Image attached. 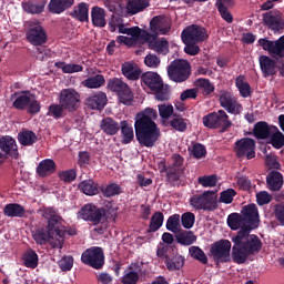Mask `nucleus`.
<instances>
[{
    "instance_id": "3c124183",
    "label": "nucleus",
    "mask_w": 284,
    "mask_h": 284,
    "mask_svg": "<svg viewBox=\"0 0 284 284\" xmlns=\"http://www.w3.org/2000/svg\"><path fill=\"white\" fill-rule=\"evenodd\" d=\"M134 101V94L132 92V89L128 82H124L122 80V97H121V103L124 105H132Z\"/></svg>"
},
{
    "instance_id": "338daca9",
    "label": "nucleus",
    "mask_w": 284,
    "mask_h": 284,
    "mask_svg": "<svg viewBox=\"0 0 284 284\" xmlns=\"http://www.w3.org/2000/svg\"><path fill=\"white\" fill-rule=\"evenodd\" d=\"M265 164L268 166V169H281V162L278 161L277 155H273V153H270V155H266L265 158Z\"/></svg>"
},
{
    "instance_id": "20e7f679",
    "label": "nucleus",
    "mask_w": 284,
    "mask_h": 284,
    "mask_svg": "<svg viewBox=\"0 0 284 284\" xmlns=\"http://www.w3.org/2000/svg\"><path fill=\"white\" fill-rule=\"evenodd\" d=\"M220 104L224 110H217V113H209L203 118L204 126L209 129H230L232 126V121L227 115V112H231L232 115H240L243 105L237 101L236 97H233L231 92H222L220 94Z\"/></svg>"
},
{
    "instance_id": "f03ea898",
    "label": "nucleus",
    "mask_w": 284,
    "mask_h": 284,
    "mask_svg": "<svg viewBox=\"0 0 284 284\" xmlns=\"http://www.w3.org/2000/svg\"><path fill=\"white\" fill-rule=\"evenodd\" d=\"M41 215L42 219L47 221V225L45 227L39 226L31 230L32 239L36 244L44 246L48 242H51L54 234L55 242L52 244L53 248L62 246L64 232L60 227L61 216L58 209H54L53 206H44L41 209Z\"/></svg>"
},
{
    "instance_id": "f257e3e1",
    "label": "nucleus",
    "mask_w": 284,
    "mask_h": 284,
    "mask_svg": "<svg viewBox=\"0 0 284 284\" xmlns=\"http://www.w3.org/2000/svg\"><path fill=\"white\" fill-rule=\"evenodd\" d=\"M260 213L256 204L243 206V230L232 236V257L234 263L242 265L246 263L250 255L260 253L263 242L257 234H251L260 225Z\"/></svg>"
},
{
    "instance_id": "09e8293b",
    "label": "nucleus",
    "mask_w": 284,
    "mask_h": 284,
    "mask_svg": "<svg viewBox=\"0 0 284 284\" xmlns=\"http://www.w3.org/2000/svg\"><path fill=\"white\" fill-rule=\"evenodd\" d=\"M82 84L88 89H100V87L105 84V78L102 74L91 75L90 78L83 80Z\"/></svg>"
},
{
    "instance_id": "b1692460",
    "label": "nucleus",
    "mask_w": 284,
    "mask_h": 284,
    "mask_svg": "<svg viewBox=\"0 0 284 284\" xmlns=\"http://www.w3.org/2000/svg\"><path fill=\"white\" fill-rule=\"evenodd\" d=\"M274 59H281V57L262 55L260 57V67L264 78L276 75V61Z\"/></svg>"
},
{
    "instance_id": "e2e57ef3",
    "label": "nucleus",
    "mask_w": 284,
    "mask_h": 284,
    "mask_svg": "<svg viewBox=\"0 0 284 284\" xmlns=\"http://www.w3.org/2000/svg\"><path fill=\"white\" fill-rule=\"evenodd\" d=\"M59 179L64 181V183H72L77 179L75 169H68L67 171H61L59 173Z\"/></svg>"
},
{
    "instance_id": "6e6552de",
    "label": "nucleus",
    "mask_w": 284,
    "mask_h": 284,
    "mask_svg": "<svg viewBox=\"0 0 284 284\" xmlns=\"http://www.w3.org/2000/svg\"><path fill=\"white\" fill-rule=\"evenodd\" d=\"M192 74V65L186 59H175L168 68V75L173 82H185Z\"/></svg>"
},
{
    "instance_id": "c9c22d12",
    "label": "nucleus",
    "mask_w": 284,
    "mask_h": 284,
    "mask_svg": "<svg viewBox=\"0 0 284 284\" xmlns=\"http://www.w3.org/2000/svg\"><path fill=\"white\" fill-rule=\"evenodd\" d=\"M18 141L21 145H33L38 141V136L36 131L30 129H24L23 131H19Z\"/></svg>"
},
{
    "instance_id": "de8ad7c7",
    "label": "nucleus",
    "mask_w": 284,
    "mask_h": 284,
    "mask_svg": "<svg viewBox=\"0 0 284 284\" xmlns=\"http://www.w3.org/2000/svg\"><path fill=\"white\" fill-rule=\"evenodd\" d=\"M166 230H170V232L175 234L180 233L181 230V215L180 213H173L172 215H169L166 221Z\"/></svg>"
},
{
    "instance_id": "412c9836",
    "label": "nucleus",
    "mask_w": 284,
    "mask_h": 284,
    "mask_svg": "<svg viewBox=\"0 0 284 284\" xmlns=\"http://www.w3.org/2000/svg\"><path fill=\"white\" fill-rule=\"evenodd\" d=\"M252 134L257 141H271L272 129L271 124L265 121H260L254 124Z\"/></svg>"
},
{
    "instance_id": "603ef678",
    "label": "nucleus",
    "mask_w": 284,
    "mask_h": 284,
    "mask_svg": "<svg viewBox=\"0 0 284 284\" xmlns=\"http://www.w3.org/2000/svg\"><path fill=\"white\" fill-rule=\"evenodd\" d=\"M189 253L195 261H199L203 265H207L209 257L201 246H191Z\"/></svg>"
},
{
    "instance_id": "c756f323",
    "label": "nucleus",
    "mask_w": 284,
    "mask_h": 284,
    "mask_svg": "<svg viewBox=\"0 0 284 284\" xmlns=\"http://www.w3.org/2000/svg\"><path fill=\"white\" fill-rule=\"evenodd\" d=\"M72 4H74V0H50L48 9L53 14H61L69 10V8H72Z\"/></svg>"
},
{
    "instance_id": "69168bd1",
    "label": "nucleus",
    "mask_w": 284,
    "mask_h": 284,
    "mask_svg": "<svg viewBox=\"0 0 284 284\" xmlns=\"http://www.w3.org/2000/svg\"><path fill=\"white\" fill-rule=\"evenodd\" d=\"M170 125L173 126V129L176 131H186L187 120H184V118H173L170 121Z\"/></svg>"
},
{
    "instance_id": "052dcab7",
    "label": "nucleus",
    "mask_w": 284,
    "mask_h": 284,
    "mask_svg": "<svg viewBox=\"0 0 284 284\" xmlns=\"http://www.w3.org/2000/svg\"><path fill=\"white\" fill-rule=\"evenodd\" d=\"M181 223L184 229H186L187 231H192L191 227H193L195 223V213H192V211H186L185 213H182Z\"/></svg>"
},
{
    "instance_id": "4c0bfd02",
    "label": "nucleus",
    "mask_w": 284,
    "mask_h": 284,
    "mask_svg": "<svg viewBox=\"0 0 284 284\" xmlns=\"http://www.w3.org/2000/svg\"><path fill=\"white\" fill-rule=\"evenodd\" d=\"M78 187L79 190H81V192L89 195L99 194L101 190L99 183H97L92 179L82 181L81 183H79Z\"/></svg>"
},
{
    "instance_id": "ea45409f",
    "label": "nucleus",
    "mask_w": 284,
    "mask_h": 284,
    "mask_svg": "<svg viewBox=\"0 0 284 284\" xmlns=\"http://www.w3.org/2000/svg\"><path fill=\"white\" fill-rule=\"evenodd\" d=\"M22 261L26 267H31V270H36L39 265V255L37 251L33 248H29L22 255Z\"/></svg>"
},
{
    "instance_id": "72a5a7b5",
    "label": "nucleus",
    "mask_w": 284,
    "mask_h": 284,
    "mask_svg": "<svg viewBox=\"0 0 284 284\" xmlns=\"http://www.w3.org/2000/svg\"><path fill=\"white\" fill-rule=\"evenodd\" d=\"M227 225L231 230H244V209H242L241 213H230L227 215Z\"/></svg>"
},
{
    "instance_id": "39448f33",
    "label": "nucleus",
    "mask_w": 284,
    "mask_h": 284,
    "mask_svg": "<svg viewBox=\"0 0 284 284\" xmlns=\"http://www.w3.org/2000/svg\"><path fill=\"white\" fill-rule=\"evenodd\" d=\"M209 33L204 27H199V23H191L181 33L182 42L184 43V52L191 57L200 54L201 47L199 42L207 40Z\"/></svg>"
},
{
    "instance_id": "a211bd4d",
    "label": "nucleus",
    "mask_w": 284,
    "mask_h": 284,
    "mask_svg": "<svg viewBox=\"0 0 284 284\" xmlns=\"http://www.w3.org/2000/svg\"><path fill=\"white\" fill-rule=\"evenodd\" d=\"M6 158H14L16 160L19 158V148L12 136L0 138V159Z\"/></svg>"
},
{
    "instance_id": "6e6d98bb",
    "label": "nucleus",
    "mask_w": 284,
    "mask_h": 284,
    "mask_svg": "<svg viewBox=\"0 0 284 284\" xmlns=\"http://www.w3.org/2000/svg\"><path fill=\"white\" fill-rule=\"evenodd\" d=\"M102 221H115L118 216V209L112 206V202H109L105 207L102 206Z\"/></svg>"
},
{
    "instance_id": "a878e982",
    "label": "nucleus",
    "mask_w": 284,
    "mask_h": 284,
    "mask_svg": "<svg viewBox=\"0 0 284 284\" xmlns=\"http://www.w3.org/2000/svg\"><path fill=\"white\" fill-rule=\"evenodd\" d=\"M175 240L178 244H181V246H192V244H195L197 236L195 232L189 231L187 229L182 230L180 225V231L178 234H175Z\"/></svg>"
},
{
    "instance_id": "f3484780",
    "label": "nucleus",
    "mask_w": 284,
    "mask_h": 284,
    "mask_svg": "<svg viewBox=\"0 0 284 284\" xmlns=\"http://www.w3.org/2000/svg\"><path fill=\"white\" fill-rule=\"evenodd\" d=\"M255 148L256 143L254 139H241L235 143L236 156L245 158L246 155V160H253V158L256 155Z\"/></svg>"
},
{
    "instance_id": "4468645a",
    "label": "nucleus",
    "mask_w": 284,
    "mask_h": 284,
    "mask_svg": "<svg viewBox=\"0 0 284 284\" xmlns=\"http://www.w3.org/2000/svg\"><path fill=\"white\" fill-rule=\"evenodd\" d=\"M103 214L102 206L95 204H84L78 212L80 219L92 223V225H100L103 222Z\"/></svg>"
},
{
    "instance_id": "bf43d9fd",
    "label": "nucleus",
    "mask_w": 284,
    "mask_h": 284,
    "mask_svg": "<svg viewBox=\"0 0 284 284\" xmlns=\"http://www.w3.org/2000/svg\"><path fill=\"white\" fill-rule=\"evenodd\" d=\"M139 272H141V268L134 271L131 267L130 272H126V274L122 276V284H138L140 281Z\"/></svg>"
},
{
    "instance_id": "f8f14e48",
    "label": "nucleus",
    "mask_w": 284,
    "mask_h": 284,
    "mask_svg": "<svg viewBox=\"0 0 284 284\" xmlns=\"http://www.w3.org/2000/svg\"><path fill=\"white\" fill-rule=\"evenodd\" d=\"M27 40L28 42H31V44L37 45V52L39 54H43V52L47 54L45 50H41L40 45L48 42V33L43 27H41L40 22L31 23L27 31Z\"/></svg>"
},
{
    "instance_id": "5701e85b",
    "label": "nucleus",
    "mask_w": 284,
    "mask_h": 284,
    "mask_svg": "<svg viewBox=\"0 0 284 284\" xmlns=\"http://www.w3.org/2000/svg\"><path fill=\"white\" fill-rule=\"evenodd\" d=\"M122 74L128 80H140L142 79V71L140 69V65L135 63L134 61H124L121 67Z\"/></svg>"
},
{
    "instance_id": "9b49d317",
    "label": "nucleus",
    "mask_w": 284,
    "mask_h": 284,
    "mask_svg": "<svg viewBox=\"0 0 284 284\" xmlns=\"http://www.w3.org/2000/svg\"><path fill=\"white\" fill-rule=\"evenodd\" d=\"M150 29L152 33H149V31H142V40H151L152 38L158 39L160 33L165 36L171 31V23L165 19V17L156 16L151 19Z\"/></svg>"
},
{
    "instance_id": "dca6fc26",
    "label": "nucleus",
    "mask_w": 284,
    "mask_h": 284,
    "mask_svg": "<svg viewBox=\"0 0 284 284\" xmlns=\"http://www.w3.org/2000/svg\"><path fill=\"white\" fill-rule=\"evenodd\" d=\"M232 242L229 240H220L212 244L210 251L214 257V261H221V263H226L231 255Z\"/></svg>"
},
{
    "instance_id": "680f3d73",
    "label": "nucleus",
    "mask_w": 284,
    "mask_h": 284,
    "mask_svg": "<svg viewBox=\"0 0 284 284\" xmlns=\"http://www.w3.org/2000/svg\"><path fill=\"white\" fill-rule=\"evenodd\" d=\"M235 195H236V190H234L233 187L223 190L220 193V202H223L224 204H232Z\"/></svg>"
},
{
    "instance_id": "c85d7f7f",
    "label": "nucleus",
    "mask_w": 284,
    "mask_h": 284,
    "mask_svg": "<svg viewBox=\"0 0 284 284\" xmlns=\"http://www.w3.org/2000/svg\"><path fill=\"white\" fill-rule=\"evenodd\" d=\"M270 129H271V134H270V141H267V143L273 145V148H275L276 150H281V148H284L283 130L281 131V129L274 124H272Z\"/></svg>"
},
{
    "instance_id": "49530a36",
    "label": "nucleus",
    "mask_w": 284,
    "mask_h": 284,
    "mask_svg": "<svg viewBox=\"0 0 284 284\" xmlns=\"http://www.w3.org/2000/svg\"><path fill=\"white\" fill-rule=\"evenodd\" d=\"M108 89L114 92L118 97V101L122 103L123 80H121V78H111V80L108 81Z\"/></svg>"
},
{
    "instance_id": "cd10ccee",
    "label": "nucleus",
    "mask_w": 284,
    "mask_h": 284,
    "mask_svg": "<svg viewBox=\"0 0 284 284\" xmlns=\"http://www.w3.org/2000/svg\"><path fill=\"white\" fill-rule=\"evenodd\" d=\"M91 19L93 26H97V28H105L108 21L104 8H100L99 4H94L91 10Z\"/></svg>"
},
{
    "instance_id": "4be33fe9",
    "label": "nucleus",
    "mask_w": 284,
    "mask_h": 284,
    "mask_svg": "<svg viewBox=\"0 0 284 284\" xmlns=\"http://www.w3.org/2000/svg\"><path fill=\"white\" fill-rule=\"evenodd\" d=\"M84 103L91 110H103L108 103V97L105 92H94L85 99Z\"/></svg>"
},
{
    "instance_id": "7ed1b4c3",
    "label": "nucleus",
    "mask_w": 284,
    "mask_h": 284,
    "mask_svg": "<svg viewBox=\"0 0 284 284\" xmlns=\"http://www.w3.org/2000/svg\"><path fill=\"white\" fill-rule=\"evenodd\" d=\"M158 110L154 108H144L142 113H136L134 121L135 139L144 148H154L161 138V129L155 120Z\"/></svg>"
},
{
    "instance_id": "ddd939ff",
    "label": "nucleus",
    "mask_w": 284,
    "mask_h": 284,
    "mask_svg": "<svg viewBox=\"0 0 284 284\" xmlns=\"http://www.w3.org/2000/svg\"><path fill=\"white\" fill-rule=\"evenodd\" d=\"M60 103H62L63 116L64 110H68L69 112H74L75 110H78L81 103V95L79 94V92H77V89H61Z\"/></svg>"
},
{
    "instance_id": "2f4dec72",
    "label": "nucleus",
    "mask_w": 284,
    "mask_h": 284,
    "mask_svg": "<svg viewBox=\"0 0 284 284\" xmlns=\"http://www.w3.org/2000/svg\"><path fill=\"white\" fill-rule=\"evenodd\" d=\"M102 131H104V134L108 136H115L119 134V131L121 129L119 122L116 120H113V118H103L100 124Z\"/></svg>"
},
{
    "instance_id": "58836bf2",
    "label": "nucleus",
    "mask_w": 284,
    "mask_h": 284,
    "mask_svg": "<svg viewBox=\"0 0 284 284\" xmlns=\"http://www.w3.org/2000/svg\"><path fill=\"white\" fill-rule=\"evenodd\" d=\"M195 87L201 90L204 97H209L215 92V84L207 78H197V80H195Z\"/></svg>"
},
{
    "instance_id": "a19ab883",
    "label": "nucleus",
    "mask_w": 284,
    "mask_h": 284,
    "mask_svg": "<svg viewBox=\"0 0 284 284\" xmlns=\"http://www.w3.org/2000/svg\"><path fill=\"white\" fill-rule=\"evenodd\" d=\"M235 87H237L239 92L243 99L251 97L252 87L250 82L245 81V75H237V78H235Z\"/></svg>"
},
{
    "instance_id": "0eeeda50",
    "label": "nucleus",
    "mask_w": 284,
    "mask_h": 284,
    "mask_svg": "<svg viewBox=\"0 0 284 284\" xmlns=\"http://www.w3.org/2000/svg\"><path fill=\"white\" fill-rule=\"evenodd\" d=\"M10 99L16 110H27L29 115H38V112H41V102L30 92H14Z\"/></svg>"
},
{
    "instance_id": "0e129e2a",
    "label": "nucleus",
    "mask_w": 284,
    "mask_h": 284,
    "mask_svg": "<svg viewBox=\"0 0 284 284\" xmlns=\"http://www.w3.org/2000/svg\"><path fill=\"white\" fill-rule=\"evenodd\" d=\"M206 152L207 150L202 143H195L192 148L193 158H195L196 160H202L203 158H205Z\"/></svg>"
},
{
    "instance_id": "864d4df0",
    "label": "nucleus",
    "mask_w": 284,
    "mask_h": 284,
    "mask_svg": "<svg viewBox=\"0 0 284 284\" xmlns=\"http://www.w3.org/2000/svg\"><path fill=\"white\" fill-rule=\"evenodd\" d=\"M47 115L54 118V120H60L63 118V105L61 103V94H59V103H51L48 108Z\"/></svg>"
},
{
    "instance_id": "37998d69",
    "label": "nucleus",
    "mask_w": 284,
    "mask_h": 284,
    "mask_svg": "<svg viewBox=\"0 0 284 284\" xmlns=\"http://www.w3.org/2000/svg\"><path fill=\"white\" fill-rule=\"evenodd\" d=\"M71 17L78 19L79 21H89V4L88 2H79L78 8H75L71 13Z\"/></svg>"
},
{
    "instance_id": "6ab92c4d",
    "label": "nucleus",
    "mask_w": 284,
    "mask_h": 284,
    "mask_svg": "<svg viewBox=\"0 0 284 284\" xmlns=\"http://www.w3.org/2000/svg\"><path fill=\"white\" fill-rule=\"evenodd\" d=\"M263 21L267 28H271V30L275 33H281V31H284V20L278 10L265 12L263 14Z\"/></svg>"
},
{
    "instance_id": "79ce46f5",
    "label": "nucleus",
    "mask_w": 284,
    "mask_h": 284,
    "mask_svg": "<svg viewBox=\"0 0 284 284\" xmlns=\"http://www.w3.org/2000/svg\"><path fill=\"white\" fill-rule=\"evenodd\" d=\"M146 8H150V0H129L128 2V11L131 14L143 12Z\"/></svg>"
},
{
    "instance_id": "7c9ffc66",
    "label": "nucleus",
    "mask_w": 284,
    "mask_h": 284,
    "mask_svg": "<svg viewBox=\"0 0 284 284\" xmlns=\"http://www.w3.org/2000/svg\"><path fill=\"white\" fill-rule=\"evenodd\" d=\"M3 213L8 216V219H23L26 215V209L22 206V204L10 203L6 204L3 207Z\"/></svg>"
},
{
    "instance_id": "1a4fd4ad",
    "label": "nucleus",
    "mask_w": 284,
    "mask_h": 284,
    "mask_svg": "<svg viewBox=\"0 0 284 284\" xmlns=\"http://www.w3.org/2000/svg\"><path fill=\"white\" fill-rule=\"evenodd\" d=\"M190 204L194 209H203L204 211H215L219 206L217 196L213 190H205L202 194H193Z\"/></svg>"
},
{
    "instance_id": "e433bc0d",
    "label": "nucleus",
    "mask_w": 284,
    "mask_h": 284,
    "mask_svg": "<svg viewBox=\"0 0 284 284\" xmlns=\"http://www.w3.org/2000/svg\"><path fill=\"white\" fill-rule=\"evenodd\" d=\"M185 257L184 255H173L172 257L169 255L165 260V266L169 272H176V270H181L184 265Z\"/></svg>"
},
{
    "instance_id": "a18cd8bd",
    "label": "nucleus",
    "mask_w": 284,
    "mask_h": 284,
    "mask_svg": "<svg viewBox=\"0 0 284 284\" xmlns=\"http://www.w3.org/2000/svg\"><path fill=\"white\" fill-rule=\"evenodd\" d=\"M100 191L102 192L103 196H106V199H111V196L122 194L123 187H121L119 183H109L108 185H101Z\"/></svg>"
},
{
    "instance_id": "c03bdc74",
    "label": "nucleus",
    "mask_w": 284,
    "mask_h": 284,
    "mask_svg": "<svg viewBox=\"0 0 284 284\" xmlns=\"http://www.w3.org/2000/svg\"><path fill=\"white\" fill-rule=\"evenodd\" d=\"M163 223L164 213L162 211H155V213H153L151 216V221L146 232H158V230H161Z\"/></svg>"
},
{
    "instance_id": "774afa93",
    "label": "nucleus",
    "mask_w": 284,
    "mask_h": 284,
    "mask_svg": "<svg viewBox=\"0 0 284 284\" xmlns=\"http://www.w3.org/2000/svg\"><path fill=\"white\" fill-rule=\"evenodd\" d=\"M236 183L241 190H251L252 181H250L248 176H235Z\"/></svg>"
},
{
    "instance_id": "9d476101",
    "label": "nucleus",
    "mask_w": 284,
    "mask_h": 284,
    "mask_svg": "<svg viewBox=\"0 0 284 284\" xmlns=\"http://www.w3.org/2000/svg\"><path fill=\"white\" fill-rule=\"evenodd\" d=\"M81 261L94 270H102L105 265V255L101 246H91L83 251Z\"/></svg>"
},
{
    "instance_id": "423d86ee",
    "label": "nucleus",
    "mask_w": 284,
    "mask_h": 284,
    "mask_svg": "<svg viewBox=\"0 0 284 284\" xmlns=\"http://www.w3.org/2000/svg\"><path fill=\"white\" fill-rule=\"evenodd\" d=\"M142 84H145L151 89L152 92H155V99L158 101H169L171 97V90L169 84H164L163 78L153 71H146L141 75Z\"/></svg>"
},
{
    "instance_id": "13d9d810",
    "label": "nucleus",
    "mask_w": 284,
    "mask_h": 284,
    "mask_svg": "<svg viewBox=\"0 0 284 284\" xmlns=\"http://www.w3.org/2000/svg\"><path fill=\"white\" fill-rule=\"evenodd\" d=\"M215 4H216V9L220 12L222 19H224V21H226L227 23H232L234 20V17H233L232 12H229V8L226 7V4H224L220 0H216Z\"/></svg>"
},
{
    "instance_id": "bb28decb",
    "label": "nucleus",
    "mask_w": 284,
    "mask_h": 284,
    "mask_svg": "<svg viewBox=\"0 0 284 284\" xmlns=\"http://www.w3.org/2000/svg\"><path fill=\"white\" fill-rule=\"evenodd\" d=\"M47 0H27L22 2V9L28 14H41L44 12Z\"/></svg>"
},
{
    "instance_id": "473e14b6",
    "label": "nucleus",
    "mask_w": 284,
    "mask_h": 284,
    "mask_svg": "<svg viewBox=\"0 0 284 284\" xmlns=\"http://www.w3.org/2000/svg\"><path fill=\"white\" fill-rule=\"evenodd\" d=\"M146 42L149 43L150 50H154L158 54H168L170 52V44L166 38H162L161 40L151 38Z\"/></svg>"
},
{
    "instance_id": "f704fd0d",
    "label": "nucleus",
    "mask_w": 284,
    "mask_h": 284,
    "mask_svg": "<svg viewBox=\"0 0 284 284\" xmlns=\"http://www.w3.org/2000/svg\"><path fill=\"white\" fill-rule=\"evenodd\" d=\"M121 129L122 143L129 144L134 140V129L128 120H122L119 124Z\"/></svg>"
},
{
    "instance_id": "8fccbe9b",
    "label": "nucleus",
    "mask_w": 284,
    "mask_h": 284,
    "mask_svg": "<svg viewBox=\"0 0 284 284\" xmlns=\"http://www.w3.org/2000/svg\"><path fill=\"white\" fill-rule=\"evenodd\" d=\"M55 68H61L63 73H80L83 70L81 63H65V61H55Z\"/></svg>"
},
{
    "instance_id": "5fc2aeb1",
    "label": "nucleus",
    "mask_w": 284,
    "mask_h": 284,
    "mask_svg": "<svg viewBox=\"0 0 284 284\" xmlns=\"http://www.w3.org/2000/svg\"><path fill=\"white\" fill-rule=\"evenodd\" d=\"M118 28L119 33L131 36L132 38H143V31L140 29V27H131V29H128L124 23H119Z\"/></svg>"
},
{
    "instance_id": "aec40b11",
    "label": "nucleus",
    "mask_w": 284,
    "mask_h": 284,
    "mask_svg": "<svg viewBox=\"0 0 284 284\" xmlns=\"http://www.w3.org/2000/svg\"><path fill=\"white\" fill-rule=\"evenodd\" d=\"M284 185V176L280 169L270 171L266 176V186L272 192H278Z\"/></svg>"
},
{
    "instance_id": "2eb2a0df",
    "label": "nucleus",
    "mask_w": 284,
    "mask_h": 284,
    "mask_svg": "<svg viewBox=\"0 0 284 284\" xmlns=\"http://www.w3.org/2000/svg\"><path fill=\"white\" fill-rule=\"evenodd\" d=\"M257 43L271 54V57H280L284 59V36L277 40H268L267 38H260Z\"/></svg>"
},
{
    "instance_id": "4d7b16f0",
    "label": "nucleus",
    "mask_w": 284,
    "mask_h": 284,
    "mask_svg": "<svg viewBox=\"0 0 284 284\" xmlns=\"http://www.w3.org/2000/svg\"><path fill=\"white\" fill-rule=\"evenodd\" d=\"M219 179L216 173H211L210 176H199L197 183L203 187H215L217 185Z\"/></svg>"
},
{
    "instance_id": "393cba45",
    "label": "nucleus",
    "mask_w": 284,
    "mask_h": 284,
    "mask_svg": "<svg viewBox=\"0 0 284 284\" xmlns=\"http://www.w3.org/2000/svg\"><path fill=\"white\" fill-rule=\"evenodd\" d=\"M38 176L45 179L47 176H52V173L57 171V162L51 159L41 160L36 169Z\"/></svg>"
}]
</instances>
